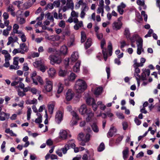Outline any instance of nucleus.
Instances as JSON below:
<instances>
[{"label": "nucleus", "mask_w": 160, "mask_h": 160, "mask_svg": "<svg viewBox=\"0 0 160 160\" xmlns=\"http://www.w3.org/2000/svg\"><path fill=\"white\" fill-rule=\"evenodd\" d=\"M49 77L53 78L56 73V71L55 68L53 67L50 68L47 71Z\"/></svg>", "instance_id": "nucleus-8"}, {"label": "nucleus", "mask_w": 160, "mask_h": 160, "mask_svg": "<svg viewBox=\"0 0 160 160\" xmlns=\"http://www.w3.org/2000/svg\"><path fill=\"white\" fill-rule=\"evenodd\" d=\"M122 25V23L121 21L118 19V22H115L113 24L112 27L114 29L118 30L120 29Z\"/></svg>", "instance_id": "nucleus-10"}, {"label": "nucleus", "mask_w": 160, "mask_h": 160, "mask_svg": "<svg viewBox=\"0 0 160 160\" xmlns=\"http://www.w3.org/2000/svg\"><path fill=\"white\" fill-rule=\"evenodd\" d=\"M48 59L50 60V63L52 65L55 64H60L62 61V59L60 56L56 55H51L48 57Z\"/></svg>", "instance_id": "nucleus-4"}, {"label": "nucleus", "mask_w": 160, "mask_h": 160, "mask_svg": "<svg viewBox=\"0 0 160 160\" xmlns=\"http://www.w3.org/2000/svg\"><path fill=\"white\" fill-rule=\"evenodd\" d=\"M28 110L27 111V119L28 120H29L31 118V115L32 113V110L30 107H28Z\"/></svg>", "instance_id": "nucleus-34"}, {"label": "nucleus", "mask_w": 160, "mask_h": 160, "mask_svg": "<svg viewBox=\"0 0 160 160\" xmlns=\"http://www.w3.org/2000/svg\"><path fill=\"white\" fill-rule=\"evenodd\" d=\"M68 132V131L62 129L60 130L59 133V138L62 140L67 139Z\"/></svg>", "instance_id": "nucleus-7"}, {"label": "nucleus", "mask_w": 160, "mask_h": 160, "mask_svg": "<svg viewBox=\"0 0 160 160\" xmlns=\"http://www.w3.org/2000/svg\"><path fill=\"white\" fill-rule=\"evenodd\" d=\"M22 3V2L20 1H15L12 3L13 4L15 5H16L19 8H20V4Z\"/></svg>", "instance_id": "nucleus-45"}, {"label": "nucleus", "mask_w": 160, "mask_h": 160, "mask_svg": "<svg viewBox=\"0 0 160 160\" xmlns=\"http://www.w3.org/2000/svg\"><path fill=\"white\" fill-rule=\"evenodd\" d=\"M117 130L114 127L110 128L109 132L107 134V136L108 138L112 137L113 134L117 132Z\"/></svg>", "instance_id": "nucleus-11"}, {"label": "nucleus", "mask_w": 160, "mask_h": 160, "mask_svg": "<svg viewBox=\"0 0 160 160\" xmlns=\"http://www.w3.org/2000/svg\"><path fill=\"white\" fill-rule=\"evenodd\" d=\"M47 18L50 20L51 22H53L54 21V18L53 16H50V13H48L47 15Z\"/></svg>", "instance_id": "nucleus-54"}, {"label": "nucleus", "mask_w": 160, "mask_h": 160, "mask_svg": "<svg viewBox=\"0 0 160 160\" xmlns=\"http://www.w3.org/2000/svg\"><path fill=\"white\" fill-rule=\"evenodd\" d=\"M19 66H16L15 65H11L9 67V69H15L17 70L19 68Z\"/></svg>", "instance_id": "nucleus-58"}, {"label": "nucleus", "mask_w": 160, "mask_h": 160, "mask_svg": "<svg viewBox=\"0 0 160 160\" xmlns=\"http://www.w3.org/2000/svg\"><path fill=\"white\" fill-rule=\"evenodd\" d=\"M18 36L20 38L22 42H25L26 41V37L23 32H21V33H19Z\"/></svg>", "instance_id": "nucleus-29"}, {"label": "nucleus", "mask_w": 160, "mask_h": 160, "mask_svg": "<svg viewBox=\"0 0 160 160\" xmlns=\"http://www.w3.org/2000/svg\"><path fill=\"white\" fill-rule=\"evenodd\" d=\"M93 131L95 132H98L99 131V129L95 123H93L91 126Z\"/></svg>", "instance_id": "nucleus-36"}, {"label": "nucleus", "mask_w": 160, "mask_h": 160, "mask_svg": "<svg viewBox=\"0 0 160 160\" xmlns=\"http://www.w3.org/2000/svg\"><path fill=\"white\" fill-rule=\"evenodd\" d=\"M30 76L31 79L34 78H36L37 76V72L36 71H33L32 73L30 74Z\"/></svg>", "instance_id": "nucleus-60"}, {"label": "nucleus", "mask_w": 160, "mask_h": 160, "mask_svg": "<svg viewBox=\"0 0 160 160\" xmlns=\"http://www.w3.org/2000/svg\"><path fill=\"white\" fill-rule=\"evenodd\" d=\"M18 57H15L13 58V64L14 65H15L16 66H18Z\"/></svg>", "instance_id": "nucleus-52"}, {"label": "nucleus", "mask_w": 160, "mask_h": 160, "mask_svg": "<svg viewBox=\"0 0 160 160\" xmlns=\"http://www.w3.org/2000/svg\"><path fill=\"white\" fill-rule=\"evenodd\" d=\"M63 89V85L61 83L59 82L58 85V94L61 93Z\"/></svg>", "instance_id": "nucleus-37"}, {"label": "nucleus", "mask_w": 160, "mask_h": 160, "mask_svg": "<svg viewBox=\"0 0 160 160\" xmlns=\"http://www.w3.org/2000/svg\"><path fill=\"white\" fill-rule=\"evenodd\" d=\"M81 62L80 61H78L73 67V71L74 72H78L79 71L80 66Z\"/></svg>", "instance_id": "nucleus-19"}, {"label": "nucleus", "mask_w": 160, "mask_h": 160, "mask_svg": "<svg viewBox=\"0 0 160 160\" xmlns=\"http://www.w3.org/2000/svg\"><path fill=\"white\" fill-rule=\"evenodd\" d=\"M71 113L73 118H74L78 120L79 119L78 114L75 112L73 111L71 112Z\"/></svg>", "instance_id": "nucleus-51"}, {"label": "nucleus", "mask_w": 160, "mask_h": 160, "mask_svg": "<svg viewBox=\"0 0 160 160\" xmlns=\"http://www.w3.org/2000/svg\"><path fill=\"white\" fill-rule=\"evenodd\" d=\"M14 42V39L12 37H9L8 38V42L7 45L8 46L10 45L12 43Z\"/></svg>", "instance_id": "nucleus-50"}, {"label": "nucleus", "mask_w": 160, "mask_h": 160, "mask_svg": "<svg viewBox=\"0 0 160 160\" xmlns=\"http://www.w3.org/2000/svg\"><path fill=\"white\" fill-rule=\"evenodd\" d=\"M105 149V146L103 142L101 143L99 147L98 148V151L99 152H101L103 151Z\"/></svg>", "instance_id": "nucleus-41"}, {"label": "nucleus", "mask_w": 160, "mask_h": 160, "mask_svg": "<svg viewBox=\"0 0 160 160\" xmlns=\"http://www.w3.org/2000/svg\"><path fill=\"white\" fill-rule=\"evenodd\" d=\"M95 101V100L93 98L89 97L86 99V102L87 103L88 105H90V104L92 105V103L93 102Z\"/></svg>", "instance_id": "nucleus-42"}, {"label": "nucleus", "mask_w": 160, "mask_h": 160, "mask_svg": "<svg viewBox=\"0 0 160 160\" xmlns=\"http://www.w3.org/2000/svg\"><path fill=\"white\" fill-rule=\"evenodd\" d=\"M5 112H0V120L3 121L5 120L6 118L5 117L2 116H4Z\"/></svg>", "instance_id": "nucleus-47"}, {"label": "nucleus", "mask_w": 160, "mask_h": 160, "mask_svg": "<svg viewBox=\"0 0 160 160\" xmlns=\"http://www.w3.org/2000/svg\"><path fill=\"white\" fill-rule=\"evenodd\" d=\"M69 149V146L68 144H66L65 145L64 148H61V150L62 151L64 154L66 153L67 150Z\"/></svg>", "instance_id": "nucleus-39"}, {"label": "nucleus", "mask_w": 160, "mask_h": 160, "mask_svg": "<svg viewBox=\"0 0 160 160\" xmlns=\"http://www.w3.org/2000/svg\"><path fill=\"white\" fill-rule=\"evenodd\" d=\"M133 62L134 63L133 65L134 67H142L143 66V65L142 64L137 62V59H134Z\"/></svg>", "instance_id": "nucleus-38"}, {"label": "nucleus", "mask_w": 160, "mask_h": 160, "mask_svg": "<svg viewBox=\"0 0 160 160\" xmlns=\"http://www.w3.org/2000/svg\"><path fill=\"white\" fill-rule=\"evenodd\" d=\"M68 48L65 45L62 46L60 49V52L61 54L65 55L68 53Z\"/></svg>", "instance_id": "nucleus-18"}, {"label": "nucleus", "mask_w": 160, "mask_h": 160, "mask_svg": "<svg viewBox=\"0 0 160 160\" xmlns=\"http://www.w3.org/2000/svg\"><path fill=\"white\" fill-rule=\"evenodd\" d=\"M139 38H141L137 34H134L132 37L129 38V39L132 43H133L137 40V41L139 39Z\"/></svg>", "instance_id": "nucleus-21"}, {"label": "nucleus", "mask_w": 160, "mask_h": 160, "mask_svg": "<svg viewBox=\"0 0 160 160\" xmlns=\"http://www.w3.org/2000/svg\"><path fill=\"white\" fill-rule=\"evenodd\" d=\"M32 4L30 2H25L23 5V8L24 9H28L31 7Z\"/></svg>", "instance_id": "nucleus-43"}, {"label": "nucleus", "mask_w": 160, "mask_h": 160, "mask_svg": "<svg viewBox=\"0 0 160 160\" xmlns=\"http://www.w3.org/2000/svg\"><path fill=\"white\" fill-rule=\"evenodd\" d=\"M87 87V85L84 81L79 79L76 82L75 88L77 92L81 93L86 89Z\"/></svg>", "instance_id": "nucleus-3"}, {"label": "nucleus", "mask_w": 160, "mask_h": 160, "mask_svg": "<svg viewBox=\"0 0 160 160\" xmlns=\"http://www.w3.org/2000/svg\"><path fill=\"white\" fill-rule=\"evenodd\" d=\"M63 115L62 111L58 110L56 113L55 116V121L58 124H59L63 119Z\"/></svg>", "instance_id": "nucleus-5"}, {"label": "nucleus", "mask_w": 160, "mask_h": 160, "mask_svg": "<svg viewBox=\"0 0 160 160\" xmlns=\"http://www.w3.org/2000/svg\"><path fill=\"white\" fill-rule=\"evenodd\" d=\"M47 51L48 53H53L55 52V49L54 48L49 47L48 48Z\"/></svg>", "instance_id": "nucleus-56"}, {"label": "nucleus", "mask_w": 160, "mask_h": 160, "mask_svg": "<svg viewBox=\"0 0 160 160\" xmlns=\"http://www.w3.org/2000/svg\"><path fill=\"white\" fill-rule=\"evenodd\" d=\"M142 71L141 76L139 75V73H134V76L136 78L138 86L140 84V80L144 81L147 80V77L149 76L150 74V71L148 69H143Z\"/></svg>", "instance_id": "nucleus-2"}, {"label": "nucleus", "mask_w": 160, "mask_h": 160, "mask_svg": "<svg viewBox=\"0 0 160 160\" xmlns=\"http://www.w3.org/2000/svg\"><path fill=\"white\" fill-rule=\"evenodd\" d=\"M58 74L59 76L64 77L67 74V72L65 70H60Z\"/></svg>", "instance_id": "nucleus-40"}, {"label": "nucleus", "mask_w": 160, "mask_h": 160, "mask_svg": "<svg viewBox=\"0 0 160 160\" xmlns=\"http://www.w3.org/2000/svg\"><path fill=\"white\" fill-rule=\"evenodd\" d=\"M126 7V5L123 2H121L120 5L118 6V11L121 15L123 14L124 12L123 9Z\"/></svg>", "instance_id": "nucleus-15"}, {"label": "nucleus", "mask_w": 160, "mask_h": 160, "mask_svg": "<svg viewBox=\"0 0 160 160\" xmlns=\"http://www.w3.org/2000/svg\"><path fill=\"white\" fill-rule=\"evenodd\" d=\"M79 113L82 115L85 114L88 115L86 120L88 122L92 118L94 114L90 108H87L85 104H83L81 106L79 109Z\"/></svg>", "instance_id": "nucleus-1"}, {"label": "nucleus", "mask_w": 160, "mask_h": 160, "mask_svg": "<svg viewBox=\"0 0 160 160\" xmlns=\"http://www.w3.org/2000/svg\"><path fill=\"white\" fill-rule=\"evenodd\" d=\"M79 58L78 53L77 52H74L71 55L70 60L72 62H74L78 60Z\"/></svg>", "instance_id": "nucleus-13"}, {"label": "nucleus", "mask_w": 160, "mask_h": 160, "mask_svg": "<svg viewBox=\"0 0 160 160\" xmlns=\"http://www.w3.org/2000/svg\"><path fill=\"white\" fill-rule=\"evenodd\" d=\"M78 13L72 10L71 13V16L72 17L77 18L78 17Z\"/></svg>", "instance_id": "nucleus-55"}, {"label": "nucleus", "mask_w": 160, "mask_h": 160, "mask_svg": "<svg viewBox=\"0 0 160 160\" xmlns=\"http://www.w3.org/2000/svg\"><path fill=\"white\" fill-rule=\"evenodd\" d=\"M128 148L124 150L122 152L123 157L124 160L126 159L128 157Z\"/></svg>", "instance_id": "nucleus-33"}, {"label": "nucleus", "mask_w": 160, "mask_h": 160, "mask_svg": "<svg viewBox=\"0 0 160 160\" xmlns=\"http://www.w3.org/2000/svg\"><path fill=\"white\" fill-rule=\"evenodd\" d=\"M153 30L152 29H150L149 30L148 33L145 35V37L147 38L151 36V34L153 33Z\"/></svg>", "instance_id": "nucleus-57"}, {"label": "nucleus", "mask_w": 160, "mask_h": 160, "mask_svg": "<svg viewBox=\"0 0 160 160\" xmlns=\"http://www.w3.org/2000/svg\"><path fill=\"white\" fill-rule=\"evenodd\" d=\"M85 136L82 133H80L78 135V139L80 141H84Z\"/></svg>", "instance_id": "nucleus-49"}, {"label": "nucleus", "mask_w": 160, "mask_h": 160, "mask_svg": "<svg viewBox=\"0 0 160 160\" xmlns=\"http://www.w3.org/2000/svg\"><path fill=\"white\" fill-rule=\"evenodd\" d=\"M102 49V52L103 56L104 59L105 61H106L107 59V51L106 48H103Z\"/></svg>", "instance_id": "nucleus-30"}, {"label": "nucleus", "mask_w": 160, "mask_h": 160, "mask_svg": "<svg viewBox=\"0 0 160 160\" xmlns=\"http://www.w3.org/2000/svg\"><path fill=\"white\" fill-rule=\"evenodd\" d=\"M23 80L22 78L19 77L16 78L15 80L11 83V85L12 86H14L17 85L20 82H21Z\"/></svg>", "instance_id": "nucleus-24"}, {"label": "nucleus", "mask_w": 160, "mask_h": 160, "mask_svg": "<svg viewBox=\"0 0 160 160\" xmlns=\"http://www.w3.org/2000/svg\"><path fill=\"white\" fill-rule=\"evenodd\" d=\"M58 25L59 27L63 28L65 26V22L63 20H61L59 23Z\"/></svg>", "instance_id": "nucleus-46"}, {"label": "nucleus", "mask_w": 160, "mask_h": 160, "mask_svg": "<svg viewBox=\"0 0 160 160\" xmlns=\"http://www.w3.org/2000/svg\"><path fill=\"white\" fill-rule=\"evenodd\" d=\"M66 5L69 8L73 10L74 8V3L73 2H67Z\"/></svg>", "instance_id": "nucleus-44"}, {"label": "nucleus", "mask_w": 160, "mask_h": 160, "mask_svg": "<svg viewBox=\"0 0 160 160\" xmlns=\"http://www.w3.org/2000/svg\"><path fill=\"white\" fill-rule=\"evenodd\" d=\"M92 45V39L90 38L87 39V41L85 45V47L86 49L89 48Z\"/></svg>", "instance_id": "nucleus-28"}, {"label": "nucleus", "mask_w": 160, "mask_h": 160, "mask_svg": "<svg viewBox=\"0 0 160 160\" xmlns=\"http://www.w3.org/2000/svg\"><path fill=\"white\" fill-rule=\"evenodd\" d=\"M55 105V103L54 102H52L50 103L48 105V111L50 114H52L53 113Z\"/></svg>", "instance_id": "nucleus-16"}, {"label": "nucleus", "mask_w": 160, "mask_h": 160, "mask_svg": "<svg viewBox=\"0 0 160 160\" xmlns=\"http://www.w3.org/2000/svg\"><path fill=\"white\" fill-rule=\"evenodd\" d=\"M42 72H44L46 69V67L43 64L40 67L38 68Z\"/></svg>", "instance_id": "nucleus-53"}, {"label": "nucleus", "mask_w": 160, "mask_h": 160, "mask_svg": "<svg viewBox=\"0 0 160 160\" xmlns=\"http://www.w3.org/2000/svg\"><path fill=\"white\" fill-rule=\"evenodd\" d=\"M142 42L143 40L142 38H139V39L137 41V54L138 55H140L142 52H143L144 50L142 48Z\"/></svg>", "instance_id": "nucleus-6"}, {"label": "nucleus", "mask_w": 160, "mask_h": 160, "mask_svg": "<svg viewBox=\"0 0 160 160\" xmlns=\"http://www.w3.org/2000/svg\"><path fill=\"white\" fill-rule=\"evenodd\" d=\"M60 4V2L58 1H55L53 3V5L56 7H58Z\"/></svg>", "instance_id": "nucleus-63"}, {"label": "nucleus", "mask_w": 160, "mask_h": 160, "mask_svg": "<svg viewBox=\"0 0 160 160\" xmlns=\"http://www.w3.org/2000/svg\"><path fill=\"white\" fill-rule=\"evenodd\" d=\"M45 88L47 92H50L52 88V82L50 81H46V84L45 86Z\"/></svg>", "instance_id": "nucleus-14"}, {"label": "nucleus", "mask_w": 160, "mask_h": 160, "mask_svg": "<svg viewBox=\"0 0 160 160\" xmlns=\"http://www.w3.org/2000/svg\"><path fill=\"white\" fill-rule=\"evenodd\" d=\"M104 11L103 7H98L97 10V12L98 14H99Z\"/></svg>", "instance_id": "nucleus-59"}, {"label": "nucleus", "mask_w": 160, "mask_h": 160, "mask_svg": "<svg viewBox=\"0 0 160 160\" xmlns=\"http://www.w3.org/2000/svg\"><path fill=\"white\" fill-rule=\"evenodd\" d=\"M102 87L97 88L95 89L94 93L96 95H98L102 93Z\"/></svg>", "instance_id": "nucleus-32"}, {"label": "nucleus", "mask_w": 160, "mask_h": 160, "mask_svg": "<svg viewBox=\"0 0 160 160\" xmlns=\"http://www.w3.org/2000/svg\"><path fill=\"white\" fill-rule=\"evenodd\" d=\"M15 10L14 8L12 5H9L7 8V11L8 12H10L14 11Z\"/></svg>", "instance_id": "nucleus-48"}, {"label": "nucleus", "mask_w": 160, "mask_h": 160, "mask_svg": "<svg viewBox=\"0 0 160 160\" xmlns=\"http://www.w3.org/2000/svg\"><path fill=\"white\" fill-rule=\"evenodd\" d=\"M43 64V63L41 60H39L34 62L33 63V65L35 67L38 68Z\"/></svg>", "instance_id": "nucleus-23"}, {"label": "nucleus", "mask_w": 160, "mask_h": 160, "mask_svg": "<svg viewBox=\"0 0 160 160\" xmlns=\"http://www.w3.org/2000/svg\"><path fill=\"white\" fill-rule=\"evenodd\" d=\"M83 27V25L82 21H80L78 23L75 24L73 26V28L74 30H78L80 28Z\"/></svg>", "instance_id": "nucleus-22"}, {"label": "nucleus", "mask_w": 160, "mask_h": 160, "mask_svg": "<svg viewBox=\"0 0 160 160\" xmlns=\"http://www.w3.org/2000/svg\"><path fill=\"white\" fill-rule=\"evenodd\" d=\"M26 103L27 104H36L37 103V100L35 98H33L32 100H27L26 101Z\"/></svg>", "instance_id": "nucleus-25"}, {"label": "nucleus", "mask_w": 160, "mask_h": 160, "mask_svg": "<svg viewBox=\"0 0 160 160\" xmlns=\"http://www.w3.org/2000/svg\"><path fill=\"white\" fill-rule=\"evenodd\" d=\"M86 39V36L85 32L84 31L81 32V42L82 43L84 42Z\"/></svg>", "instance_id": "nucleus-35"}, {"label": "nucleus", "mask_w": 160, "mask_h": 160, "mask_svg": "<svg viewBox=\"0 0 160 160\" xmlns=\"http://www.w3.org/2000/svg\"><path fill=\"white\" fill-rule=\"evenodd\" d=\"M137 4L140 6H144L145 4L144 1L143 0H138L137 2Z\"/></svg>", "instance_id": "nucleus-61"}, {"label": "nucleus", "mask_w": 160, "mask_h": 160, "mask_svg": "<svg viewBox=\"0 0 160 160\" xmlns=\"http://www.w3.org/2000/svg\"><path fill=\"white\" fill-rule=\"evenodd\" d=\"M92 105L94 111H96L97 109V105L95 103V101L93 102L92 103Z\"/></svg>", "instance_id": "nucleus-62"}, {"label": "nucleus", "mask_w": 160, "mask_h": 160, "mask_svg": "<svg viewBox=\"0 0 160 160\" xmlns=\"http://www.w3.org/2000/svg\"><path fill=\"white\" fill-rule=\"evenodd\" d=\"M46 38L51 41H58L60 38V37L58 35H51L46 36Z\"/></svg>", "instance_id": "nucleus-12"}, {"label": "nucleus", "mask_w": 160, "mask_h": 160, "mask_svg": "<svg viewBox=\"0 0 160 160\" xmlns=\"http://www.w3.org/2000/svg\"><path fill=\"white\" fill-rule=\"evenodd\" d=\"M1 52L2 54L4 55L5 60L9 61L11 59V56L7 50H3Z\"/></svg>", "instance_id": "nucleus-17"}, {"label": "nucleus", "mask_w": 160, "mask_h": 160, "mask_svg": "<svg viewBox=\"0 0 160 160\" xmlns=\"http://www.w3.org/2000/svg\"><path fill=\"white\" fill-rule=\"evenodd\" d=\"M90 135L89 134H87L85 136L84 138L85 140L84 141L85 142H88L90 140Z\"/></svg>", "instance_id": "nucleus-64"}, {"label": "nucleus", "mask_w": 160, "mask_h": 160, "mask_svg": "<svg viewBox=\"0 0 160 160\" xmlns=\"http://www.w3.org/2000/svg\"><path fill=\"white\" fill-rule=\"evenodd\" d=\"M76 77V75L73 72H71L68 76V79L69 81H73Z\"/></svg>", "instance_id": "nucleus-26"}, {"label": "nucleus", "mask_w": 160, "mask_h": 160, "mask_svg": "<svg viewBox=\"0 0 160 160\" xmlns=\"http://www.w3.org/2000/svg\"><path fill=\"white\" fill-rule=\"evenodd\" d=\"M124 34L127 39H128L129 38L130 33L129 30L128 28H126L125 29Z\"/></svg>", "instance_id": "nucleus-31"}, {"label": "nucleus", "mask_w": 160, "mask_h": 160, "mask_svg": "<svg viewBox=\"0 0 160 160\" xmlns=\"http://www.w3.org/2000/svg\"><path fill=\"white\" fill-rule=\"evenodd\" d=\"M74 96L72 90L68 89L66 93L65 96L66 100L69 101L71 100Z\"/></svg>", "instance_id": "nucleus-9"}, {"label": "nucleus", "mask_w": 160, "mask_h": 160, "mask_svg": "<svg viewBox=\"0 0 160 160\" xmlns=\"http://www.w3.org/2000/svg\"><path fill=\"white\" fill-rule=\"evenodd\" d=\"M20 48L22 51H23L24 53L25 52H27L28 51V49L27 48L26 44L25 43H21L20 44Z\"/></svg>", "instance_id": "nucleus-27"}, {"label": "nucleus", "mask_w": 160, "mask_h": 160, "mask_svg": "<svg viewBox=\"0 0 160 160\" xmlns=\"http://www.w3.org/2000/svg\"><path fill=\"white\" fill-rule=\"evenodd\" d=\"M44 14L43 13H42L41 14L40 16L38 17L37 18V20L38 21V22H37V24L38 26H42V20L43 19Z\"/></svg>", "instance_id": "nucleus-20"}]
</instances>
